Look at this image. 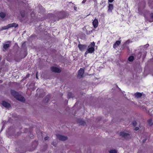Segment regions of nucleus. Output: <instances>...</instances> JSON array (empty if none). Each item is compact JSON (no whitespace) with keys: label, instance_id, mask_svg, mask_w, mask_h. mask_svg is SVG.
<instances>
[{"label":"nucleus","instance_id":"f257e3e1","mask_svg":"<svg viewBox=\"0 0 153 153\" xmlns=\"http://www.w3.org/2000/svg\"><path fill=\"white\" fill-rule=\"evenodd\" d=\"M57 16L56 20L58 21L59 19L65 18L68 16L69 14L64 11L57 12L56 13Z\"/></svg>","mask_w":153,"mask_h":153},{"label":"nucleus","instance_id":"f03ea898","mask_svg":"<svg viewBox=\"0 0 153 153\" xmlns=\"http://www.w3.org/2000/svg\"><path fill=\"white\" fill-rule=\"evenodd\" d=\"M84 73V71L83 68H81L78 71L77 77L78 78L80 79L82 78Z\"/></svg>","mask_w":153,"mask_h":153},{"label":"nucleus","instance_id":"7ed1b4c3","mask_svg":"<svg viewBox=\"0 0 153 153\" xmlns=\"http://www.w3.org/2000/svg\"><path fill=\"white\" fill-rule=\"evenodd\" d=\"M95 51V49L93 47H91L89 46L88 47V48L87 51L85 52L84 54L85 56L86 57L88 53H93Z\"/></svg>","mask_w":153,"mask_h":153},{"label":"nucleus","instance_id":"20e7f679","mask_svg":"<svg viewBox=\"0 0 153 153\" xmlns=\"http://www.w3.org/2000/svg\"><path fill=\"white\" fill-rule=\"evenodd\" d=\"M120 135L126 139H128L130 138V135L129 134L125 133L124 132H120Z\"/></svg>","mask_w":153,"mask_h":153},{"label":"nucleus","instance_id":"39448f33","mask_svg":"<svg viewBox=\"0 0 153 153\" xmlns=\"http://www.w3.org/2000/svg\"><path fill=\"white\" fill-rule=\"evenodd\" d=\"M50 68L52 72H54L55 73H59L61 72V70L60 69L57 68L56 67L53 66H51Z\"/></svg>","mask_w":153,"mask_h":153},{"label":"nucleus","instance_id":"423d86ee","mask_svg":"<svg viewBox=\"0 0 153 153\" xmlns=\"http://www.w3.org/2000/svg\"><path fill=\"white\" fill-rule=\"evenodd\" d=\"M56 136L57 138L60 140L65 141L68 139L67 137L65 136L59 134H57Z\"/></svg>","mask_w":153,"mask_h":153},{"label":"nucleus","instance_id":"0eeeda50","mask_svg":"<svg viewBox=\"0 0 153 153\" xmlns=\"http://www.w3.org/2000/svg\"><path fill=\"white\" fill-rule=\"evenodd\" d=\"M7 43L4 44L3 48L5 51H7L8 48L10 47L11 45V42L10 41H7L6 42Z\"/></svg>","mask_w":153,"mask_h":153},{"label":"nucleus","instance_id":"6e6552de","mask_svg":"<svg viewBox=\"0 0 153 153\" xmlns=\"http://www.w3.org/2000/svg\"><path fill=\"white\" fill-rule=\"evenodd\" d=\"M1 104L4 107L7 108H9L11 107V105L10 103L4 100H3L2 101Z\"/></svg>","mask_w":153,"mask_h":153},{"label":"nucleus","instance_id":"1a4fd4ad","mask_svg":"<svg viewBox=\"0 0 153 153\" xmlns=\"http://www.w3.org/2000/svg\"><path fill=\"white\" fill-rule=\"evenodd\" d=\"M15 98L17 100L21 102H24L25 101V98L19 94Z\"/></svg>","mask_w":153,"mask_h":153},{"label":"nucleus","instance_id":"9d476101","mask_svg":"<svg viewBox=\"0 0 153 153\" xmlns=\"http://www.w3.org/2000/svg\"><path fill=\"white\" fill-rule=\"evenodd\" d=\"M78 47L80 51H82L86 49L87 46L85 45L79 44L78 45Z\"/></svg>","mask_w":153,"mask_h":153},{"label":"nucleus","instance_id":"9b49d317","mask_svg":"<svg viewBox=\"0 0 153 153\" xmlns=\"http://www.w3.org/2000/svg\"><path fill=\"white\" fill-rule=\"evenodd\" d=\"M94 28H96L98 27V20L95 19L92 22Z\"/></svg>","mask_w":153,"mask_h":153},{"label":"nucleus","instance_id":"f8f14e48","mask_svg":"<svg viewBox=\"0 0 153 153\" xmlns=\"http://www.w3.org/2000/svg\"><path fill=\"white\" fill-rule=\"evenodd\" d=\"M121 41H117L113 45V48H116L120 45L121 43Z\"/></svg>","mask_w":153,"mask_h":153},{"label":"nucleus","instance_id":"ddd939ff","mask_svg":"<svg viewBox=\"0 0 153 153\" xmlns=\"http://www.w3.org/2000/svg\"><path fill=\"white\" fill-rule=\"evenodd\" d=\"M142 93H140L139 92H137L134 94V96L135 97L139 98L141 97L142 96Z\"/></svg>","mask_w":153,"mask_h":153},{"label":"nucleus","instance_id":"4468645a","mask_svg":"<svg viewBox=\"0 0 153 153\" xmlns=\"http://www.w3.org/2000/svg\"><path fill=\"white\" fill-rule=\"evenodd\" d=\"M11 94H12V95L15 98L19 94L16 91L13 90H11Z\"/></svg>","mask_w":153,"mask_h":153},{"label":"nucleus","instance_id":"2eb2a0df","mask_svg":"<svg viewBox=\"0 0 153 153\" xmlns=\"http://www.w3.org/2000/svg\"><path fill=\"white\" fill-rule=\"evenodd\" d=\"M9 24L10 28L12 27L16 28L18 26V24H16L15 23H11Z\"/></svg>","mask_w":153,"mask_h":153},{"label":"nucleus","instance_id":"dca6fc26","mask_svg":"<svg viewBox=\"0 0 153 153\" xmlns=\"http://www.w3.org/2000/svg\"><path fill=\"white\" fill-rule=\"evenodd\" d=\"M77 122L81 125L84 126L85 124V122L82 120H78L77 121Z\"/></svg>","mask_w":153,"mask_h":153},{"label":"nucleus","instance_id":"f3484780","mask_svg":"<svg viewBox=\"0 0 153 153\" xmlns=\"http://www.w3.org/2000/svg\"><path fill=\"white\" fill-rule=\"evenodd\" d=\"M56 15V13H55V14L51 13H49L47 14V17L49 18L52 17L54 18Z\"/></svg>","mask_w":153,"mask_h":153},{"label":"nucleus","instance_id":"a211bd4d","mask_svg":"<svg viewBox=\"0 0 153 153\" xmlns=\"http://www.w3.org/2000/svg\"><path fill=\"white\" fill-rule=\"evenodd\" d=\"M127 42H126L124 43L122 45L121 47V49L122 50H123L125 48H129V47L127 46L126 43Z\"/></svg>","mask_w":153,"mask_h":153},{"label":"nucleus","instance_id":"6ab92c4d","mask_svg":"<svg viewBox=\"0 0 153 153\" xmlns=\"http://www.w3.org/2000/svg\"><path fill=\"white\" fill-rule=\"evenodd\" d=\"M113 9V5L112 4H109L108 6V10L111 11Z\"/></svg>","mask_w":153,"mask_h":153},{"label":"nucleus","instance_id":"aec40b11","mask_svg":"<svg viewBox=\"0 0 153 153\" xmlns=\"http://www.w3.org/2000/svg\"><path fill=\"white\" fill-rule=\"evenodd\" d=\"M147 122L150 126H151L153 125V123L152 121V119L151 118L150 119L148 120L147 121Z\"/></svg>","mask_w":153,"mask_h":153},{"label":"nucleus","instance_id":"412c9836","mask_svg":"<svg viewBox=\"0 0 153 153\" xmlns=\"http://www.w3.org/2000/svg\"><path fill=\"white\" fill-rule=\"evenodd\" d=\"M134 59V57L133 56H130L128 59V60L129 62H132L133 61Z\"/></svg>","mask_w":153,"mask_h":153},{"label":"nucleus","instance_id":"4be33fe9","mask_svg":"<svg viewBox=\"0 0 153 153\" xmlns=\"http://www.w3.org/2000/svg\"><path fill=\"white\" fill-rule=\"evenodd\" d=\"M21 15L22 17L24 18L25 16V10H22L20 12Z\"/></svg>","mask_w":153,"mask_h":153},{"label":"nucleus","instance_id":"5701e85b","mask_svg":"<svg viewBox=\"0 0 153 153\" xmlns=\"http://www.w3.org/2000/svg\"><path fill=\"white\" fill-rule=\"evenodd\" d=\"M6 14L5 13L3 12H1L0 13V17L2 18H4Z\"/></svg>","mask_w":153,"mask_h":153},{"label":"nucleus","instance_id":"b1692460","mask_svg":"<svg viewBox=\"0 0 153 153\" xmlns=\"http://www.w3.org/2000/svg\"><path fill=\"white\" fill-rule=\"evenodd\" d=\"M10 26L9 24H8L7 25L4 26L2 27V30H6L10 28Z\"/></svg>","mask_w":153,"mask_h":153},{"label":"nucleus","instance_id":"393cba45","mask_svg":"<svg viewBox=\"0 0 153 153\" xmlns=\"http://www.w3.org/2000/svg\"><path fill=\"white\" fill-rule=\"evenodd\" d=\"M95 45V43L93 42H91L90 45H89V47H93L94 48V46Z\"/></svg>","mask_w":153,"mask_h":153},{"label":"nucleus","instance_id":"a878e982","mask_svg":"<svg viewBox=\"0 0 153 153\" xmlns=\"http://www.w3.org/2000/svg\"><path fill=\"white\" fill-rule=\"evenodd\" d=\"M110 153H117V151L115 149L111 150L109 151Z\"/></svg>","mask_w":153,"mask_h":153},{"label":"nucleus","instance_id":"bb28decb","mask_svg":"<svg viewBox=\"0 0 153 153\" xmlns=\"http://www.w3.org/2000/svg\"><path fill=\"white\" fill-rule=\"evenodd\" d=\"M71 97H73L72 94L71 93H68V99H69Z\"/></svg>","mask_w":153,"mask_h":153},{"label":"nucleus","instance_id":"cd10ccee","mask_svg":"<svg viewBox=\"0 0 153 153\" xmlns=\"http://www.w3.org/2000/svg\"><path fill=\"white\" fill-rule=\"evenodd\" d=\"M137 123L136 121H133L132 122V125L134 126H135L137 125Z\"/></svg>","mask_w":153,"mask_h":153},{"label":"nucleus","instance_id":"c85d7f7f","mask_svg":"<svg viewBox=\"0 0 153 153\" xmlns=\"http://www.w3.org/2000/svg\"><path fill=\"white\" fill-rule=\"evenodd\" d=\"M150 16L152 20V22H153V13H151L150 14Z\"/></svg>","mask_w":153,"mask_h":153},{"label":"nucleus","instance_id":"c756f323","mask_svg":"<svg viewBox=\"0 0 153 153\" xmlns=\"http://www.w3.org/2000/svg\"><path fill=\"white\" fill-rule=\"evenodd\" d=\"M30 137L31 139H33L34 137V135L30 133Z\"/></svg>","mask_w":153,"mask_h":153},{"label":"nucleus","instance_id":"7c9ffc66","mask_svg":"<svg viewBox=\"0 0 153 153\" xmlns=\"http://www.w3.org/2000/svg\"><path fill=\"white\" fill-rule=\"evenodd\" d=\"M141 108L143 109V110L146 111V107L144 106H142L141 107Z\"/></svg>","mask_w":153,"mask_h":153},{"label":"nucleus","instance_id":"2f4dec72","mask_svg":"<svg viewBox=\"0 0 153 153\" xmlns=\"http://www.w3.org/2000/svg\"><path fill=\"white\" fill-rule=\"evenodd\" d=\"M49 137H46L44 138V140H48L49 139Z\"/></svg>","mask_w":153,"mask_h":153},{"label":"nucleus","instance_id":"473e14b6","mask_svg":"<svg viewBox=\"0 0 153 153\" xmlns=\"http://www.w3.org/2000/svg\"><path fill=\"white\" fill-rule=\"evenodd\" d=\"M139 129V128L138 127H136L134 128V130L135 131H137Z\"/></svg>","mask_w":153,"mask_h":153},{"label":"nucleus","instance_id":"72a5a7b5","mask_svg":"<svg viewBox=\"0 0 153 153\" xmlns=\"http://www.w3.org/2000/svg\"><path fill=\"white\" fill-rule=\"evenodd\" d=\"M51 144L52 145H53L54 146H56V143H55L54 142L52 143Z\"/></svg>","mask_w":153,"mask_h":153},{"label":"nucleus","instance_id":"f704fd0d","mask_svg":"<svg viewBox=\"0 0 153 153\" xmlns=\"http://www.w3.org/2000/svg\"><path fill=\"white\" fill-rule=\"evenodd\" d=\"M126 42H127L126 43L127 44H128L130 42V40L129 39H128Z\"/></svg>","mask_w":153,"mask_h":153},{"label":"nucleus","instance_id":"c9c22d12","mask_svg":"<svg viewBox=\"0 0 153 153\" xmlns=\"http://www.w3.org/2000/svg\"><path fill=\"white\" fill-rule=\"evenodd\" d=\"M47 100V102H48V100H49V98H48L47 97H46V100Z\"/></svg>","mask_w":153,"mask_h":153},{"label":"nucleus","instance_id":"e433bc0d","mask_svg":"<svg viewBox=\"0 0 153 153\" xmlns=\"http://www.w3.org/2000/svg\"><path fill=\"white\" fill-rule=\"evenodd\" d=\"M114 1V0H108V2L110 3H111L113 2Z\"/></svg>","mask_w":153,"mask_h":153},{"label":"nucleus","instance_id":"4c0bfd02","mask_svg":"<svg viewBox=\"0 0 153 153\" xmlns=\"http://www.w3.org/2000/svg\"><path fill=\"white\" fill-rule=\"evenodd\" d=\"M86 0H83L82 2V3H84L86 2Z\"/></svg>","mask_w":153,"mask_h":153},{"label":"nucleus","instance_id":"58836bf2","mask_svg":"<svg viewBox=\"0 0 153 153\" xmlns=\"http://www.w3.org/2000/svg\"><path fill=\"white\" fill-rule=\"evenodd\" d=\"M30 75V74H27L26 75V77L27 78V77H29V76Z\"/></svg>","mask_w":153,"mask_h":153},{"label":"nucleus","instance_id":"ea45409f","mask_svg":"<svg viewBox=\"0 0 153 153\" xmlns=\"http://www.w3.org/2000/svg\"><path fill=\"white\" fill-rule=\"evenodd\" d=\"M25 45V42L23 43L22 45V47H23Z\"/></svg>","mask_w":153,"mask_h":153},{"label":"nucleus","instance_id":"a19ab883","mask_svg":"<svg viewBox=\"0 0 153 153\" xmlns=\"http://www.w3.org/2000/svg\"><path fill=\"white\" fill-rule=\"evenodd\" d=\"M146 140V139H144L143 140V143H144L145 142Z\"/></svg>","mask_w":153,"mask_h":153},{"label":"nucleus","instance_id":"79ce46f5","mask_svg":"<svg viewBox=\"0 0 153 153\" xmlns=\"http://www.w3.org/2000/svg\"><path fill=\"white\" fill-rule=\"evenodd\" d=\"M27 55V53H26L25 54V56L23 58H25V57Z\"/></svg>","mask_w":153,"mask_h":153},{"label":"nucleus","instance_id":"37998d69","mask_svg":"<svg viewBox=\"0 0 153 153\" xmlns=\"http://www.w3.org/2000/svg\"><path fill=\"white\" fill-rule=\"evenodd\" d=\"M1 55H0V60H1Z\"/></svg>","mask_w":153,"mask_h":153},{"label":"nucleus","instance_id":"c03bdc74","mask_svg":"<svg viewBox=\"0 0 153 153\" xmlns=\"http://www.w3.org/2000/svg\"><path fill=\"white\" fill-rule=\"evenodd\" d=\"M2 81L1 80H0V83H1L2 82Z\"/></svg>","mask_w":153,"mask_h":153},{"label":"nucleus","instance_id":"a18cd8bd","mask_svg":"<svg viewBox=\"0 0 153 153\" xmlns=\"http://www.w3.org/2000/svg\"><path fill=\"white\" fill-rule=\"evenodd\" d=\"M36 78L37 79L38 78V76H37V75H36Z\"/></svg>","mask_w":153,"mask_h":153},{"label":"nucleus","instance_id":"49530a36","mask_svg":"<svg viewBox=\"0 0 153 153\" xmlns=\"http://www.w3.org/2000/svg\"><path fill=\"white\" fill-rule=\"evenodd\" d=\"M21 2L22 3H24V2H23V1H21Z\"/></svg>","mask_w":153,"mask_h":153},{"label":"nucleus","instance_id":"de8ad7c7","mask_svg":"<svg viewBox=\"0 0 153 153\" xmlns=\"http://www.w3.org/2000/svg\"><path fill=\"white\" fill-rule=\"evenodd\" d=\"M75 9H76V8L75 7H74V9L75 10Z\"/></svg>","mask_w":153,"mask_h":153}]
</instances>
